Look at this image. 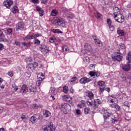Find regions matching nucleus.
Masks as SVG:
<instances>
[{
	"label": "nucleus",
	"instance_id": "59",
	"mask_svg": "<svg viewBox=\"0 0 131 131\" xmlns=\"http://www.w3.org/2000/svg\"><path fill=\"white\" fill-rule=\"evenodd\" d=\"M42 77H39L38 76V80L40 81H42L43 78H45V77H43V76H41Z\"/></svg>",
	"mask_w": 131,
	"mask_h": 131
},
{
	"label": "nucleus",
	"instance_id": "1",
	"mask_svg": "<svg viewBox=\"0 0 131 131\" xmlns=\"http://www.w3.org/2000/svg\"><path fill=\"white\" fill-rule=\"evenodd\" d=\"M114 55L112 56V60L115 61L121 62L123 59L122 53L120 52V50L116 51L114 53Z\"/></svg>",
	"mask_w": 131,
	"mask_h": 131
},
{
	"label": "nucleus",
	"instance_id": "14",
	"mask_svg": "<svg viewBox=\"0 0 131 131\" xmlns=\"http://www.w3.org/2000/svg\"><path fill=\"white\" fill-rule=\"evenodd\" d=\"M28 91V87H27V85L26 84L22 85L21 89L20 90V93H21L23 95H25V94H26Z\"/></svg>",
	"mask_w": 131,
	"mask_h": 131
},
{
	"label": "nucleus",
	"instance_id": "28",
	"mask_svg": "<svg viewBox=\"0 0 131 131\" xmlns=\"http://www.w3.org/2000/svg\"><path fill=\"white\" fill-rule=\"evenodd\" d=\"M94 16L97 18H101L103 16L102 14L100 13V12L97 11L94 13Z\"/></svg>",
	"mask_w": 131,
	"mask_h": 131
},
{
	"label": "nucleus",
	"instance_id": "21",
	"mask_svg": "<svg viewBox=\"0 0 131 131\" xmlns=\"http://www.w3.org/2000/svg\"><path fill=\"white\" fill-rule=\"evenodd\" d=\"M43 114L45 117H50L51 116V112L50 111L47 110H43Z\"/></svg>",
	"mask_w": 131,
	"mask_h": 131
},
{
	"label": "nucleus",
	"instance_id": "40",
	"mask_svg": "<svg viewBox=\"0 0 131 131\" xmlns=\"http://www.w3.org/2000/svg\"><path fill=\"white\" fill-rule=\"evenodd\" d=\"M34 43L35 45H40V40H39L37 38H35L34 39Z\"/></svg>",
	"mask_w": 131,
	"mask_h": 131
},
{
	"label": "nucleus",
	"instance_id": "10",
	"mask_svg": "<svg viewBox=\"0 0 131 131\" xmlns=\"http://www.w3.org/2000/svg\"><path fill=\"white\" fill-rule=\"evenodd\" d=\"M55 130L54 126H53V123L50 122L49 125H47L44 127V131H53Z\"/></svg>",
	"mask_w": 131,
	"mask_h": 131
},
{
	"label": "nucleus",
	"instance_id": "60",
	"mask_svg": "<svg viewBox=\"0 0 131 131\" xmlns=\"http://www.w3.org/2000/svg\"><path fill=\"white\" fill-rule=\"evenodd\" d=\"M107 23L108 26L111 25V23H112V21H111V19L110 18L107 19Z\"/></svg>",
	"mask_w": 131,
	"mask_h": 131
},
{
	"label": "nucleus",
	"instance_id": "43",
	"mask_svg": "<svg viewBox=\"0 0 131 131\" xmlns=\"http://www.w3.org/2000/svg\"><path fill=\"white\" fill-rule=\"evenodd\" d=\"M12 86L16 92L18 91V86H17L15 83L12 84Z\"/></svg>",
	"mask_w": 131,
	"mask_h": 131
},
{
	"label": "nucleus",
	"instance_id": "15",
	"mask_svg": "<svg viewBox=\"0 0 131 131\" xmlns=\"http://www.w3.org/2000/svg\"><path fill=\"white\" fill-rule=\"evenodd\" d=\"M25 26V25L22 22L18 23V24H17L16 27V30L17 31L23 30V29H24Z\"/></svg>",
	"mask_w": 131,
	"mask_h": 131
},
{
	"label": "nucleus",
	"instance_id": "55",
	"mask_svg": "<svg viewBox=\"0 0 131 131\" xmlns=\"http://www.w3.org/2000/svg\"><path fill=\"white\" fill-rule=\"evenodd\" d=\"M63 99H71V97L68 95H66L63 96Z\"/></svg>",
	"mask_w": 131,
	"mask_h": 131
},
{
	"label": "nucleus",
	"instance_id": "58",
	"mask_svg": "<svg viewBox=\"0 0 131 131\" xmlns=\"http://www.w3.org/2000/svg\"><path fill=\"white\" fill-rule=\"evenodd\" d=\"M15 45H16L17 47H20L21 42L18 41H15Z\"/></svg>",
	"mask_w": 131,
	"mask_h": 131
},
{
	"label": "nucleus",
	"instance_id": "48",
	"mask_svg": "<svg viewBox=\"0 0 131 131\" xmlns=\"http://www.w3.org/2000/svg\"><path fill=\"white\" fill-rule=\"evenodd\" d=\"M21 44L23 46H24L25 47H27V46H28L29 45H30V42H21Z\"/></svg>",
	"mask_w": 131,
	"mask_h": 131
},
{
	"label": "nucleus",
	"instance_id": "42",
	"mask_svg": "<svg viewBox=\"0 0 131 131\" xmlns=\"http://www.w3.org/2000/svg\"><path fill=\"white\" fill-rule=\"evenodd\" d=\"M77 80V78L76 77H73L71 79V84H72L74 81H76Z\"/></svg>",
	"mask_w": 131,
	"mask_h": 131
},
{
	"label": "nucleus",
	"instance_id": "47",
	"mask_svg": "<svg viewBox=\"0 0 131 131\" xmlns=\"http://www.w3.org/2000/svg\"><path fill=\"white\" fill-rule=\"evenodd\" d=\"M15 69L16 70V71H17V72H20V71H22V68L20 67L19 66H17L16 67H15Z\"/></svg>",
	"mask_w": 131,
	"mask_h": 131
},
{
	"label": "nucleus",
	"instance_id": "8",
	"mask_svg": "<svg viewBox=\"0 0 131 131\" xmlns=\"http://www.w3.org/2000/svg\"><path fill=\"white\" fill-rule=\"evenodd\" d=\"M29 92L32 93L33 95H35V93H37V89L34 85H31L29 87Z\"/></svg>",
	"mask_w": 131,
	"mask_h": 131
},
{
	"label": "nucleus",
	"instance_id": "24",
	"mask_svg": "<svg viewBox=\"0 0 131 131\" xmlns=\"http://www.w3.org/2000/svg\"><path fill=\"white\" fill-rule=\"evenodd\" d=\"M117 47L120 50H124L125 49V45L122 43H120L119 44L117 45Z\"/></svg>",
	"mask_w": 131,
	"mask_h": 131
},
{
	"label": "nucleus",
	"instance_id": "5",
	"mask_svg": "<svg viewBox=\"0 0 131 131\" xmlns=\"http://www.w3.org/2000/svg\"><path fill=\"white\" fill-rule=\"evenodd\" d=\"M114 18L117 22H118V23H123V22H124V16L123 15L121 14V13L114 16Z\"/></svg>",
	"mask_w": 131,
	"mask_h": 131
},
{
	"label": "nucleus",
	"instance_id": "39",
	"mask_svg": "<svg viewBox=\"0 0 131 131\" xmlns=\"http://www.w3.org/2000/svg\"><path fill=\"white\" fill-rule=\"evenodd\" d=\"M88 98H90V99L92 98H94V93H93L92 92H88Z\"/></svg>",
	"mask_w": 131,
	"mask_h": 131
},
{
	"label": "nucleus",
	"instance_id": "46",
	"mask_svg": "<svg viewBox=\"0 0 131 131\" xmlns=\"http://www.w3.org/2000/svg\"><path fill=\"white\" fill-rule=\"evenodd\" d=\"M65 101L67 102V103H69V104H72L73 101L72 100V99H66Z\"/></svg>",
	"mask_w": 131,
	"mask_h": 131
},
{
	"label": "nucleus",
	"instance_id": "35",
	"mask_svg": "<svg viewBox=\"0 0 131 131\" xmlns=\"http://www.w3.org/2000/svg\"><path fill=\"white\" fill-rule=\"evenodd\" d=\"M126 60L128 62H131V53L128 52L126 56Z\"/></svg>",
	"mask_w": 131,
	"mask_h": 131
},
{
	"label": "nucleus",
	"instance_id": "31",
	"mask_svg": "<svg viewBox=\"0 0 131 131\" xmlns=\"http://www.w3.org/2000/svg\"><path fill=\"white\" fill-rule=\"evenodd\" d=\"M111 114L109 113L108 112H106L103 114V117L104 119H107L108 117H110Z\"/></svg>",
	"mask_w": 131,
	"mask_h": 131
},
{
	"label": "nucleus",
	"instance_id": "64",
	"mask_svg": "<svg viewBox=\"0 0 131 131\" xmlns=\"http://www.w3.org/2000/svg\"><path fill=\"white\" fill-rule=\"evenodd\" d=\"M95 66H96V64H91L89 66L90 69H93V68H95Z\"/></svg>",
	"mask_w": 131,
	"mask_h": 131
},
{
	"label": "nucleus",
	"instance_id": "61",
	"mask_svg": "<svg viewBox=\"0 0 131 131\" xmlns=\"http://www.w3.org/2000/svg\"><path fill=\"white\" fill-rule=\"evenodd\" d=\"M41 4H48L49 0H40Z\"/></svg>",
	"mask_w": 131,
	"mask_h": 131
},
{
	"label": "nucleus",
	"instance_id": "50",
	"mask_svg": "<svg viewBox=\"0 0 131 131\" xmlns=\"http://www.w3.org/2000/svg\"><path fill=\"white\" fill-rule=\"evenodd\" d=\"M26 60H27V62H32V58H31V57L26 58Z\"/></svg>",
	"mask_w": 131,
	"mask_h": 131
},
{
	"label": "nucleus",
	"instance_id": "56",
	"mask_svg": "<svg viewBox=\"0 0 131 131\" xmlns=\"http://www.w3.org/2000/svg\"><path fill=\"white\" fill-rule=\"evenodd\" d=\"M8 75L10 76V77H13L14 74H13V72L12 71L11 72H8L7 73Z\"/></svg>",
	"mask_w": 131,
	"mask_h": 131
},
{
	"label": "nucleus",
	"instance_id": "20",
	"mask_svg": "<svg viewBox=\"0 0 131 131\" xmlns=\"http://www.w3.org/2000/svg\"><path fill=\"white\" fill-rule=\"evenodd\" d=\"M100 72H90L89 75L90 76H96V77H99L100 76Z\"/></svg>",
	"mask_w": 131,
	"mask_h": 131
},
{
	"label": "nucleus",
	"instance_id": "41",
	"mask_svg": "<svg viewBox=\"0 0 131 131\" xmlns=\"http://www.w3.org/2000/svg\"><path fill=\"white\" fill-rule=\"evenodd\" d=\"M90 108L89 107H85L84 108V113L85 114H89L90 112Z\"/></svg>",
	"mask_w": 131,
	"mask_h": 131
},
{
	"label": "nucleus",
	"instance_id": "23",
	"mask_svg": "<svg viewBox=\"0 0 131 131\" xmlns=\"http://www.w3.org/2000/svg\"><path fill=\"white\" fill-rule=\"evenodd\" d=\"M110 106L112 107V108H115L116 111H119L120 110V106L118 105V104H111Z\"/></svg>",
	"mask_w": 131,
	"mask_h": 131
},
{
	"label": "nucleus",
	"instance_id": "44",
	"mask_svg": "<svg viewBox=\"0 0 131 131\" xmlns=\"http://www.w3.org/2000/svg\"><path fill=\"white\" fill-rule=\"evenodd\" d=\"M111 103H114V104H117L118 103V100L117 99H112L111 100Z\"/></svg>",
	"mask_w": 131,
	"mask_h": 131
},
{
	"label": "nucleus",
	"instance_id": "2",
	"mask_svg": "<svg viewBox=\"0 0 131 131\" xmlns=\"http://www.w3.org/2000/svg\"><path fill=\"white\" fill-rule=\"evenodd\" d=\"M54 23L55 24H57L58 26H60L61 27H65V20L62 17H57L54 20Z\"/></svg>",
	"mask_w": 131,
	"mask_h": 131
},
{
	"label": "nucleus",
	"instance_id": "51",
	"mask_svg": "<svg viewBox=\"0 0 131 131\" xmlns=\"http://www.w3.org/2000/svg\"><path fill=\"white\" fill-rule=\"evenodd\" d=\"M118 122V120H117V119H113L112 120V123H113L114 124H116V123Z\"/></svg>",
	"mask_w": 131,
	"mask_h": 131
},
{
	"label": "nucleus",
	"instance_id": "16",
	"mask_svg": "<svg viewBox=\"0 0 131 131\" xmlns=\"http://www.w3.org/2000/svg\"><path fill=\"white\" fill-rule=\"evenodd\" d=\"M114 16H117L118 15H120L121 13L120 12V9H119V8H118V7H115L114 9Z\"/></svg>",
	"mask_w": 131,
	"mask_h": 131
},
{
	"label": "nucleus",
	"instance_id": "38",
	"mask_svg": "<svg viewBox=\"0 0 131 131\" xmlns=\"http://www.w3.org/2000/svg\"><path fill=\"white\" fill-rule=\"evenodd\" d=\"M58 15V11L57 10H53L51 12L52 16H57Z\"/></svg>",
	"mask_w": 131,
	"mask_h": 131
},
{
	"label": "nucleus",
	"instance_id": "17",
	"mask_svg": "<svg viewBox=\"0 0 131 131\" xmlns=\"http://www.w3.org/2000/svg\"><path fill=\"white\" fill-rule=\"evenodd\" d=\"M36 10L37 12H38L39 16H40V17H42V16H43V15L45 14V12L43 11V10H42V9L39 6L36 7Z\"/></svg>",
	"mask_w": 131,
	"mask_h": 131
},
{
	"label": "nucleus",
	"instance_id": "53",
	"mask_svg": "<svg viewBox=\"0 0 131 131\" xmlns=\"http://www.w3.org/2000/svg\"><path fill=\"white\" fill-rule=\"evenodd\" d=\"M94 41H95L96 40H97L98 39H99V38H98V36H97V35H94L93 36H92Z\"/></svg>",
	"mask_w": 131,
	"mask_h": 131
},
{
	"label": "nucleus",
	"instance_id": "45",
	"mask_svg": "<svg viewBox=\"0 0 131 131\" xmlns=\"http://www.w3.org/2000/svg\"><path fill=\"white\" fill-rule=\"evenodd\" d=\"M41 33H37L36 34H33V36H34V38H36V37H39L41 36Z\"/></svg>",
	"mask_w": 131,
	"mask_h": 131
},
{
	"label": "nucleus",
	"instance_id": "57",
	"mask_svg": "<svg viewBox=\"0 0 131 131\" xmlns=\"http://www.w3.org/2000/svg\"><path fill=\"white\" fill-rule=\"evenodd\" d=\"M0 37L4 38L5 37V35L3 33V31L0 30Z\"/></svg>",
	"mask_w": 131,
	"mask_h": 131
},
{
	"label": "nucleus",
	"instance_id": "9",
	"mask_svg": "<svg viewBox=\"0 0 131 131\" xmlns=\"http://www.w3.org/2000/svg\"><path fill=\"white\" fill-rule=\"evenodd\" d=\"M98 84L99 85V89L100 90V93H103V92L104 91V89H105V86L104 85V84H105V82L103 81H99L98 82Z\"/></svg>",
	"mask_w": 131,
	"mask_h": 131
},
{
	"label": "nucleus",
	"instance_id": "52",
	"mask_svg": "<svg viewBox=\"0 0 131 131\" xmlns=\"http://www.w3.org/2000/svg\"><path fill=\"white\" fill-rule=\"evenodd\" d=\"M122 79L123 80V81H125V80H126V75L123 74L122 76Z\"/></svg>",
	"mask_w": 131,
	"mask_h": 131
},
{
	"label": "nucleus",
	"instance_id": "4",
	"mask_svg": "<svg viewBox=\"0 0 131 131\" xmlns=\"http://www.w3.org/2000/svg\"><path fill=\"white\" fill-rule=\"evenodd\" d=\"M38 48L42 53H47V54L50 53L49 47H47L45 44L39 45Z\"/></svg>",
	"mask_w": 131,
	"mask_h": 131
},
{
	"label": "nucleus",
	"instance_id": "3",
	"mask_svg": "<svg viewBox=\"0 0 131 131\" xmlns=\"http://www.w3.org/2000/svg\"><path fill=\"white\" fill-rule=\"evenodd\" d=\"M38 67V63L36 62H34L33 63L31 62L29 63L28 67V69H30L31 71L33 72L34 71H37V70L36 69L37 67Z\"/></svg>",
	"mask_w": 131,
	"mask_h": 131
},
{
	"label": "nucleus",
	"instance_id": "54",
	"mask_svg": "<svg viewBox=\"0 0 131 131\" xmlns=\"http://www.w3.org/2000/svg\"><path fill=\"white\" fill-rule=\"evenodd\" d=\"M123 105L126 107H129V103L128 101H125V102H124Z\"/></svg>",
	"mask_w": 131,
	"mask_h": 131
},
{
	"label": "nucleus",
	"instance_id": "29",
	"mask_svg": "<svg viewBox=\"0 0 131 131\" xmlns=\"http://www.w3.org/2000/svg\"><path fill=\"white\" fill-rule=\"evenodd\" d=\"M52 32L53 33H63V32L59 29H54L52 30Z\"/></svg>",
	"mask_w": 131,
	"mask_h": 131
},
{
	"label": "nucleus",
	"instance_id": "36",
	"mask_svg": "<svg viewBox=\"0 0 131 131\" xmlns=\"http://www.w3.org/2000/svg\"><path fill=\"white\" fill-rule=\"evenodd\" d=\"M62 52H66L65 54H66L67 53H68V47H67V46H64L62 47Z\"/></svg>",
	"mask_w": 131,
	"mask_h": 131
},
{
	"label": "nucleus",
	"instance_id": "12",
	"mask_svg": "<svg viewBox=\"0 0 131 131\" xmlns=\"http://www.w3.org/2000/svg\"><path fill=\"white\" fill-rule=\"evenodd\" d=\"M3 5H4L5 7L7 9H10L11 8V6L13 5V1L6 0L3 3Z\"/></svg>",
	"mask_w": 131,
	"mask_h": 131
},
{
	"label": "nucleus",
	"instance_id": "32",
	"mask_svg": "<svg viewBox=\"0 0 131 131\" xmlns=\"http://www.w3.org/2000/svg\"><path fill=\"white\" fill-rule=\"evenodd\" d=\"M67 16L68 18H70V19H73V18H74V17H75V15H74V14L71 12H69V13H68Z\"/></svg>",
	"mask_w": 131,
	"mask_h": 131
},
{
	"label": "nucleus",
	"instance_id": "49",
	"mask_svg": "<svg viewBox=\"0 0 131 131\" xmlns=\"http://www.w3.org/2000/svg\"><path fill=\"white\" fill-rule=\"evenodd\" d=\"M88 105H90L91 106H92V105H93V100H92L91 99H89L88 100Z\"/></svg>",
	"mask_w": 131,
	"mask_h": 131
},
{
	"label": "nucleus",
	"instance_id": "22",
	"mask_svg": "<svg viewBox=\"0 0 131 131\" xmlns=\"http://www.w3.org/2000/svg\"><path fill=\"white\" fill-rule=\"evenodd\" d=\"M94 42H95V45L97 46V47H99V48L103 46V43H102V41L100 40L99 39H98L96 41H94Z\"/></svg>",
	"mask_w": 131,
	"mask_h": 131
},
{
	"label": "nucleus",
	"instance_id": "34",
	"mask_svg": "<svg viewBox=\"0 0 131 131\" xmlns=\"http://www.w3.org/2000/svg\"><path fill=\"white\" fill-rule=\"evenodd\" d=\"M24 76L26 77H28V78H29L30 76H31V72L30 71H28L25 73Z\"/></svg>",
	"mask_w": 131,
	"mask_h": 131
},
{
	"label": "nucleus",
	"instance_id": "26",
	"mask_svg": "<svg viewBox=\"0 0 131 131\" xmlns=\"http://www.w3.org/2000/svg\"><path fill=\"white\" fill-rule=\"evenodd\" d=\"M12 12L13 14H16V13L18 14L19 13L18 7L17 6H14L12 10Z\"/></svg>",
	"mask_w": 131,
	"mask_h": 131
},
{
	"label": "nucleus",
	"instance_id": "25",
	"mask_svg": "<svg viewBox=\"0 0 131 131\" xmlns=\"http://www.w3.org/2000/svg\"><path fill=\"white\" fill-rule=\"evenodd\" d=\"M34 36L32 34L31 35H27L24 38V39H25V40H28V39H34Z\"/></svg>",
	"mask_w": 131,
	"mask_h": 131
},
{
	"label": "nucleus",
	"instance_id": "30",
	"mask_svg": "<svg viewBox=\"0 0 131 131\" xmlns=\"http://www.w3.org/2000/svg\"><path fill=\"white\" fill-rule=\"evenodd\" d=\"M83 59L84 62L86 64H89V63H90V57H89L88 56H85V57H83Z\"/></svg>",
	"mask_w": 131,
	"mask_h": 131
},
{
	"label": "nucleus",
	"instance_id": "7",
	"mask_svg": "<svg viewBox=\"0 0 131 131\" xmlns=\"http://www.w3.org/2000/svg\"><path fill=\"white\" fill-rule=\"evenodd\" d=\"M40 116L39 114H35L34 116H32L30 119V121L32 123H35L39 119Z\"/></svg>",
	"mask_w": 131,
	"mask_h": 131
},
{
	"label": "nucleus",
	"instance_id": "37",
	"mask_svg": "<svg viewBox=\"0 0 131 131\" xmlns=\"http://www.w3.org/2000/svg\"><path fill=\"white\" fill-rule=\"evenodd\" d=\"M7 34L11 35L13 34V29L12 28H8L7 29Z\"/></svg>",
	"mask_w": 131,
	"mask_h": 131
},
{
	"label": "nucleus",
	"instance_id": "11",
	"mask_svg": "<svg viewBox=\"0 0 131 131\" xmlns=\"http://www.w3.org/2000/svg\"><path fill=\"white\" fill-rule=\"evenodd\" d=\"M122 68L124 71H128L131 68V62H127L126 64H123Z\"/></svg>",
	"mask_w": 131,
	"mask_h": 131
},
{
	"label": "nucleus",
	"instance_id": "6",
	"mask_svg": "<svg viewBox=\"0 0 131 131\" xmlns=\"http://www.w3.org/2000/svg\"><path fill=\"white\" fill-rule=\"evenodd\" d=\"M61 109L62 111L67 113V112H69L71 110V106L70 104H67V103H64L61 104Z\"/></svg>",
	"mask_w": 131,
	"mask_h": 131
},
{
	"label": "nucleus",
	"instance_id": "18",
	"mask_svg": "<svg viewBox=\"0 0 131 131\" xmlns=\"http://www.w3.org/2000/svg\"><path fill=\"white\" fill-rule=\"evenodd\" d=\"M84 48L86 51L88 52H91L92 51V46H91V44L86 43L84 45Z\"/></svg>",
	"mask_w": 131,
	"mask_h": 131
},
{
	"label": "nucleus",
	"instance_id": "62",
	"mask_svg": "<svg viewBox=\"0 0 131 131\" xmlns=\"http://www.w3.org/2000/svg\"><path fill=\"white\" fill-rule=\"evenodd\" d=\"M81 105L83 106V107H85V104H86V102L84 101V100H81Z\"/></svg>",
	"mask_w": 131,
	"mask_h": 131
},
{
	"label": "nucleus",
	"instance_id": "13",
	"mask_svg": "<svg viewBox=\"0 0 131 131\" xmlns=\"http://www.w3.org/2000/svg\"><path fill=\"white\" fill-rule=\"evenodd\" d=\"M90 81H92V79L86 78L85 77L81 78L79 80L80 83H83V84H85V83L90 82Z\"/></svg>",
	"mask_w": 131,
	"mask_h": 131
},
{
	"label": "nucleus",
	"instance_id": "19",
	"mask_svg": "<svg viewBox=\"0 0 131 131\" xmlns=\"http://www.w3.org/2000/svg\"><path fill=\"white\" fill-rule=\"evenodd\" d=\"M101 100L99 99H94V108H97L98 106L101 104Z\"/></svg>",
	"mask_w": 131,
	"mask_h": 131
},
{
	"label": "nucleus",
	"instance_id": "27",
	"mask_svg": "<svg viewBox=\"0 0 131 131\" xmlns=\"http://www.w3.org/2000/svg\"><path fill=\"white\" fill-rule=\"evenodd\" d=\"M118 34H119V35H120V36H123V35H124V31H123V30H117V31Z\"/></svg>",
	"mask_w": 131,
	"mask_h": 131
},
{
	"label": "nucleus",
	"instance_id": "33",
	"mask_svg": "<svg viewBox=\"0 0 131 131\" xmlns=\"http://www.w3.org/2000/svg\"><path fill=\"white\" fill-rule=\"evenodd\" d=\"M62 89L63 93L65 94H67L68 93V91H69V88H68V86H64L62 87Z\"/></svg>",
	"mask_w": 131,
	"mask_h": 131
},
{
	"label": "nucleus",
	"instance_id": "63",
	"mask_svg": "<svg viewBox=\"0 0 131 131\" xmlns=\"http://www.w3.org/2000/svg\"><path fill=\"white\" fill-rule=\"evenodd\" d=\"M26 115H25V114H23L21 115V119H22V120H24V119H26Z\"/></svg>",
	"mask_w": 131,
	"mask_h": 131
}]
</instances>
